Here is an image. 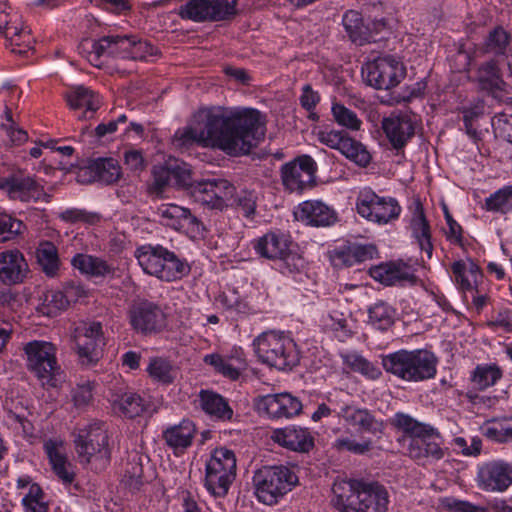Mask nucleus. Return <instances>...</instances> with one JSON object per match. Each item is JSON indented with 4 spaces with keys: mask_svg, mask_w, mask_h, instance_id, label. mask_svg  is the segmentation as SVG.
Returning a JSON list of instances; mask_svg holds the SVG:
<instances>
[{
    "mask_svg": "<svg viewBox=\"0 0 512 512\" xmlns=\"http://www.w3.org/2000/svg\"><path fill=\"white\" fill-rule=\"evenodd\" d=\"M264 135L259 111L214 106L200 109L192 125L175 132L173 143L185 147L196 142L239 156L248 154Z\"/></svg>",
    "mask_w": 512,
    "mask_h": 512,
    "instance_id": "1",
    "label": "nucleus"
},
{
    "mask_svg": "<svg viewBox=\"0 0 512 512\" xmlns=\"http://www.w3.org/2000/svg\"><path fill=\"white\" fill-rule=\"evenodd\" d=\"M333 506L339 512H387L388 493L375 482L336 480L332 486Z\"/></svg>",
    "mask_w": 512,
    "mask_h": 512,
    "instance_id": "2",
    "label": "nucleus"
},
{
    "mask_svg": "<svg viewBox=\"0 0 512 512\" xmlns=\"http://www.w3.org/2000/svg\"><path fill=\"white\" fill-rule=\"evenodd\" d=\"M88 44L91 45L87 59L95 67H101L102 58L148 61L158 55L156 47L137 35H108ZM82 49L85 50V44Z\"/></svg>",
    "mask_w": 512,
    "mask_h": 512,
    "instance_id": "3",
    "label": "nucleus"
},
{
    "mask_svg": "<svg viewBox=\"0 0 512 512\" xmlns=\"http://www.w3.org/2000/svg\"><path fill=\"white\" fill-rule=\"evenodd\" d=\"M437 362L436 356L425 349H403L382 357L384 369L407 382H421L434 378Z\"/></svg>",
    "mask_w": 512,
    "mask_h": 512,
    "instance_id": "4",
    "label": "nucleus"
},
{
    "mask_svg": "<svg viewBox=\"0 0 512 512\" xmlns=\"http://www.w3.org/2000/svg\"><path fill=\"white\" fill-rule=\"evenodd\" d=\"M259 360L279 370L291 369L299 363L300 353L294 340L280 331H265L253 340Z\"/></svg>",
    "mask_w": 512,
    "mask_h": 512,
    "instance_id": "5",
    "label": "nucleus"
},
{
    "mask_svg": "<svg viewBox=\"0 0 512 512\" xmlns=\"http://www.w3.org/2000/svg\"><path fill=\"white\" fill-rule=\"evenodd\" d=\"M75 450L82 465L94 471L107 467L111 458L109 437L103 425L94 423L78 431L74 439Z\"/></svg>",
    "mask_w": 512,
    "mask_h": 512,
    "instance_id": "6",
    "label": "nucleus"
},
{
    "mask_svg": "<svg viewBox=\"0 0 512 512\" xmlns=\"http://www.w3.org/2000/svg\"><path fill=\"white\" fill-rule=\"evenodd\" d=\"M297 483V475L284 465L263 466L253 476L255 495L266 505L276 504Z\"/></svg>",
    "mask_w": 512,
    "mask_h": 512,
    "instance_id": "7",
    "label": "nucleus"
},
{
    "mask_svg": "<svg viewBox=\"0 0 512 512\" xmlns=\"http://www.w3.org/2000/svg\"><path fill=\"white\" fill-rule=\"evenodd\" d=\"M237 460L235 453L225 447L211 452L205 464L204 485L214 497H225L236 478Z\"/></svg>",
    "mask_w": 512,
    "mask_h": 512,
    "instance_id": "8",
    "label": "nucleus"
},
{
    "mask_svg": "<svg viewBox=\"0 0 512 512\" xmlns=\"http://www.w3.org/2000/svg\"><path fill=\"white\" fill-rule=\"evenodd\" d=\"M356 210L368 221L385 225L398 219L402 208L395 198L379 196L370 187H364L358 192Z\"/></svg>",
    "mask_w": 512,
    "mask_h": 512,
    "instance_id": "9",
    "label": "nucleus"
},
{
    "mask_svg": "<svg viewBox=\"0 0 512 512\" xmlns=\"http://www.w3.org/2000/svg\"><path fill=\"white\" fill-rule=\"evenodd\" d=\"M405 75L404 64L392 55L380 56L362 67V76L366 83L378 90L396 87Z\"/></svg>",
    "mask_w": 512,
    "mask_h": 512,
    "instance_id": "10",
    "label": "nucleus"
},
{
    "mask_svg": "<svg viewBox=\"0 0 512 512\" xmlns=\"http://www.w3.org/2000/svg\"><path fill=\"white\" fill-rule=\"evenodd\" d=\"M156 214L163 226L182 232L191 239L205 237L204 224L186 207L173 203L161 204L157 208Z\"/></svg>",
    "mask_w": 512,
    "mask_h": 512,
    "instance_id": "11",
    "label": "nucleus"
},
{
    "mask_svg": "<svg viewBox=\"0 0 512 512\" xmlns=\"http://www.w3.org/2000/svg\"><path fill=\"white\" fill-rule=\"evenodd\" d=\"M27 367L43 382H49L60 370L56 346L48 341L34 340L25 344Z\"/></svg>",
    "mask_w": 512,
    "mask_h": 512,
    "instance_id": "12",
    "label": "nucleus"
},
{
    "mask_svg": "<svg viewBox=\"0 0 512 512\" xmlns=\"http://www.w3.org/2000/svg\"><path fill=\"white\" fill-rule=\"evenodd\" d=\"M74 343L82 364L96 363L105 345L100 322H83L74 330Z\"/></svg>",
    "mask_w": 512,
    "mask_h": 512,
    "instance_id": "13",
    "label": "nucleus"
},
{
    "mask_svg": "<svg viewBox=\"0 0 512 512\" xmlns=\"http://www.w3.org/2000/svg\"><path fill=\"white\" fill-rule=\"evenodd\" d=\"M317 164L309 155H302L281 168L282 184L290 192H302L315 183Z\"/></svg>",
    "mask_w": 512,
    "mask_h": 512,
    "instance_id": "14",
    "label": "nucleus"
},
{
    "mask_svg": "<svg viewBox=\"0 0 512 512\" xmlns=\"http://www.w3.org/2000/svg\"><path fill=\"white\" fill-rule=\"evenodd\" d=\"M235 193V187L226 179L212 178L191 185L193 199L211 209H222Z\"/></svg>",
    "mask_w": 512,
    "mask_h": 512,
    "instance_id": "15",
    "label": "nucleus"
},
{
    "mask_svg": "<svg viewBox=\"0 0 512 512\" xmlns=\"http://www.w3.org/2000/svg\"><path fill=\"white\" fill-rule=\"evenodd\" d=\"M255 407L260 414L271 419L298 416L303 408L301 401L287 392L261 396L256 400Z\"/></svg>",
    "mask_w": 512,
    "mask_h": 512,
    "instance_id": "16",
    "label": "nucleus"
},
{
    "mask_svg": "<svg viewBox=\"0 0 512 512\" xmlns=\"http://www.w3.org/2000/svg\"><path fill=\"white\" fill-rule=\"evenodd\" d=\"M478 486L486 492H504L512 485V464L494 460L479 467Z\"/></svg>",
    "mask_w": 512,
    "mask_h": 512,
    "instance_id": "17",
    "label": "nucleus"
},
{
    "mask_svg": "<svg viewBox=\"0 0 512 512\" xmlns=\"http://www.w3.org/2000/svg\"><path fill=\"white\" fill-rule=\"evenodd\" d=\"M338 416L350 427L360 432L369 433L377 439H381L385 431V422L377 418L375 414L364 407L356 405H344L340 408Z\"/></svg>",
    "mask_w": 512,
    "mask_h": 512,
    "instance_id": "18",
    "label": "nucleus"
},
{
    "mask_svg": "<svg viewBox=\"0 0 512 512\" xmlns=\"http://www.w3.org/2000/svg\"><path fill=\"white\" fill-rule=\"evenodd\" d=\"M370 276L385 286L414 285L417 282L415 269L404 261H389L370 269Z\"/></svg>",
    "mask_w": 512,
    "mask_h": 512,
    "instance_id": "19",
    "label": "nucleus"
},
{
    "mask_svg": "<svg viewBox=\"0 0 512 512\" xmlns=\"http://www.w3.org/2000/svg\"><path fill=\"white\" fill-rule=\"evenodd\" d=\"M407 453L414 460L439 461L445 456L443 439L440 433L432 426L415 439H410Z\"/></svg>",
    "mask_w": 512,
    "mask_h": 512,
    "instance_id": "20",
    "label": "nucleus"
},
{
    "mask_svg": "<svg viewBox=\"0 0 512 512\" xmlns=\"http://www.w3.org/2000/svg\"><path fill=\"white\" fill-rule=\"evenodd\" d=\"M0 188L5 190L11 199L21 201H45L50 195L44 191L41 184L30 176H10L0 179Z\"/></svg>",
    "mask_w": 512,
    "mask_h": 512,
    "instance_id": "21",
    "label": "nucleus"
},
{
    "mask_svg": "<svg viewBox=\"0 0 512 512\" xmlns=\"http://www.w3.org/2000/svg\"><path fill=\"white\" fill-rule=\"evenodd\" d=\"M297 220L314 227H327L336 223L338 217L334 208L321 200H307L300 203L295 211Z\"/></svg>",
    "mask_w": 512,
    "mask_h": 512,
    "instance_id": "22",
    "label": "nucleus"
},
{
    "mask_svg": "<svg viewBox=\"0 0 512 512\" xmlns=\"http://www.w3.org/2000/svg\"><path fill=\"white\" fill-rule=\"evenodd\" d=\"M272 440L280 446L300 453H307L314 447V437L308 428L289 425L273 431Z\"/></svg>",
    "mask_w": 512,
    "mask_h": 512,
    "instance_id": "23",
    "label": "nucleus"
},
{
    "mask_svg": "<svg viewBox=\"0 0 512 512\" xmlns=\"http://www.w3.org/2000/svg\"><path fill=\"white\" fill-rule=\"evenodd\" d=\"M70 109L78 112L79 120H90L101 106L98 94L85 86L71 88L65 95Z\"/></svg>",
    "mask_w": 512,
    "mask_h": 512,
    "instance_id": "24",
    "label": "nucleus"
},
{
    "mask_svg": "<svg viewBox=\"0 0 512 512\" xmlns=\"http://www.w3.org/2000/svg\"><path fill=\"white\" fill-rule=\"evenodd\" d=\"M130 322L138 332H155L164 325V313L153 303L143 302L131 310Z\"/></svg>",
    "mask_w": 512,
    "mask_h": 512,
    "instance_id": "25",
    "label": "nucleus"
},
{
    "mask_svg": "<svg viewBox=\"0 0 512 512\" xmlns=\"http://www.w3.org/2000/svg\"><path fill=\"white\" fill-rule=\"evenodd\" d=\"M29 271L21 252L8 250L0 253V280L6 285L21 283Z\"/></svg>",
    "mask_w": 512,
    "mask_h": 512,
    "instance_id": "26",
    "label": "nucleus"
},
{
    "mask_svg": "<svg viewBox=\"0 0 512 512\" xmlns=\"http://www.w3.org/2000/svg\"><path fill=\"white\" fill-rule=\"evenodd\" d=\"M382 129L394 149L403 148L415 130L412 119L406 114L384 118Z\"/></svg>",
    "mask_w": 512,
    "mask_h": 512,
    "instance_id": "27",
    "label": "nucleus"
},
{
    "mask_svg": "<svg viewBox=\"0 0 512 512\" xmlns=\"http://www.w3.org/2000/svg\"><path fill=\"white\" fill-rule=\"evenodd\" d=\"M44 450L49 458L54 473L65 485L75 480L73 465L64 453V443L60 439H49L44 443Z\"/></svg>",
    "mask_w": 512,
    "mask_h": 512,
    "instance_id": "28",
    "label": "nucleus"
},
{
    "mask_svg": "<svg viewBox=\"0 0 512 512\" xmlns=\"http://www.w3.org/2000/svg\"><path fill=\"white\" fill-rule=\"evenodd\" d=\"M203 361L212 366L216 372L231 380L238 379L247 365L243 354L238 351L234 355L228 356H222L217 353L207 354L204 356Z\"/></svg>",
    "mask_w": 512,
    "mask_h": 512,
    "instance_id": "29",
    "label": "nucleus"
},
{
    "mask_svg": "<svg viewBox=\"0 0 512 512\" xmlns=\"http://www.w3.org/2000/svg\"><path fill=\"white\" fill-rule=\"evenodd\" d=\"M71 264L81 274L93 278H105L112 276L115 272V267L107 260L90 254L78 253L72 260Z\"/></svg>",
    "mask_w": 512,
    "mask_h": 512,
    "instance_id": "30",
    "label": "nucleus"
},
{
    "mask_svg": "<svg viewBox=\"0 0 512 512\" xmlns=\"http://www.w3.org/2000/svg\"><path fill=\"white\" fill-rule=\"evenodd\" d=\"M291 246V241L284 234L269 232L256 241L254 249L261 257L277 262Z\"/></svg>",
    "mask_w": 512,
    "mask_h": 512,
    "instance_id": "31",
    "label": "nucleus"
},
{
    "mask_svg": "<svg viewBox=\"0 0 512 512\" xmlns=\"http://www.w3.org/2000/svg\"><path fill=\"white\" fill-rule=\"evenodd\" d=\"M201 409L211 418L229 421L233 417V409L227 399L212 390H201L198 395Z\"/></svg>",
    "mask_w": 512,
    "mask_h": 512,
    "instance_id": "32",
    "label": "nucleus"
},
{
    "mask_svg": "<svg viewBox=\"0 0 512 512\" xmlns=\"http://www.w3.org/2000/svg\"><path fill=\"white\" fill-rule=\"evenodd\" d=\"M135 256L143 271L151 276L158 277L160 262L169 256V250L161 245H143L136 249Z\"/></svg>",
    "mask_w": 512,
    "mask_h": 512,
    "instance_id": "33",
    "label": "nucleus"
},
{
    "mask_svg": "<svg viewBox=\"0 0 512 512\" xmlns=\"http://www.w3.org/2000/svg\"><path fill=\"white\" fill-rule=\"evenodd\" d=\"M82 171L89 173L91 180L100 181L105 184H112L118 181L121 176V168L113 158L92 160Z\"/></svg>",
    "mask_w": 512,
    "mask_h": 512,
    "instance_id": "34",
    "label": "nucleus"
},
{
    "mask_svg": "<svg viewBox=\"0 0 512 512\" xmlns=\"http://www.w3.org/2000/svg\"><path fill=\"white\" fill-rule=\"evenodd\" d=\"M410 227L413 236L416 238L420 249L431 258L433 245L431 243L430 226L424 214L423 206L418 202L412 213Z\"/></svg>",
    "mask_w": 512,
    "mask_h": 512,
    "instance_id": "35",
    "label": "nucleus"
},
{
    "mask_svg": "<svg viewBox=\"0 0 512 512\" xmlns=\"http://www.w3.org/2000/svg\"><path fill=\"white\" fill-rule=\"evenodd\" d=\"M195 434V426L189 420H184L178 425L167 428L163 433L166 444L177 450H184L192 444Z\"/></svg>",
    "mask_w": 512,
    "mask_h": 512,
    "instance_id": "36",
    "label": "nucleus"
},
{
    "mask_svg": "<svg viewBox=\"0 0 512 512\" xmlns=\"http://www.w3.org/2000/svg\"><path fill=\"white\" fill-rule=\"evenodd\" d=\"M477 80L480 88L494 97H499V93L503 91L505 85L499 67L494 60L488 61L479 67Z\"/></svg>",
    "mask_w": 512,
    "mask_h": 512,
    "instance_id": "37",
    "label": "nucleus"
},
{
    "mask_svg": "<svg viewBox=\"0 0 512 512\" xmlns=\"http://www.w3.org/2000/svg\"><path fill=\"white\" fill-rule=\"evenodd\" d=\"M73 289L48 290L43 293L40 298L41 302L38 306V311L43 315L52 317L67 309L70 304V296Z\"/></svg>",
    "mask_w": 512,
    "mask_h": 512,
    "instance_id": "38",
    "label": "nucleus"
},
{
    "mask_svg": "<svg viewBox=\"0 0 512 512\" xmlns=\"http://www.w3.org/2000/svg\"><path fill=\"white\" fill-rule=\"evenodd\" d=\"M455 281L463 291H472L476 288L482 274L479 267L471 260L456 261L451 266Z\"/></svg>",
    "mask_w": 512,
    "mask_h": 512,
    "instance_id": "39",
    "label": "nucleus"
},
{
    "mask_svg": "<svg viewBox=\"0 0 512 512\" xmlns=\"http://www.w3.org/2000/svg\"><path fill=\"white\" fill-rule=\"evenodd\" d=\"M158 279L166 282L182 279L190 272V265L185 259L178 257L173 251L169 250V256L160 262Z\"/></svg>",
    "mask_w": 512,
    "mask_h": 512,
    "instance_id": "40",
    "label": "nucleus"
},
{
    "mask_svg": "<svg viewBox=\"0 0 512 512\" xmlns=\"http://www.w3.org/2000/svg\"><path fill=\"white\" fill-rule=\"evenodd\" d=\"M36 258L46 276L53 278L58 275L61 262L58 249L52 242H41L36 250Z\"/></svg>",
    "mask_w": 512,
    "mask_h": 512,
    "instance_id": "41",
    "label": "nucleus"
},
{
    "mask_svg": "<svg viewBox=\"0 0 512 512\" xmlns=\"http://www.w3.org/2000/svg\"><path fill=\"white\" fill-rule=\"evenodd\" d=\"M111 402L115 412L129 418L141 415L146 409L143 398L134 392L115 395Z\"/></svg>",
    "mask_w": 512,
    "mask_h": 512,
    "instance_id": "42",
    "label": "nucleus"
},
{
    "mask_svg": "<svg viewBox=\"0 0 512 512\" xmlns=\"http://www.w3.org/2000/svg\"><path fill=\"white\" fill-rule=\"evenodd\" d=\"M391 425L399 432H402L410 439H415L417 436L423 434L431 425L422 423L411 415L404 412H397L390 420Z\"/></svg>",
    "mask_w": 512,
    "mask_h": 512,
    "instance_id": "43",
    "label": "nucleus"
},
{
    "mask_svg": "<svg viewBox=\"0 0 512 512\" xmlns=\"http://www.w3.org/2000/svg\"><path fill=\"white\" fill-rule=\"evenodd\" d=\"M210 0H188L179 8V15L182 19L194 22H212Z\"/></svg>",
    "mask_w": 512,
    "mask_h": 512,
    "instance_id": "44",
    "label": "nucleus"
},
{
    "mask_svg": "<svg viewBox=\"0 0 512 512\" xmlns=\"http://www.w3.org/2000/svg\"><path fill=\"white\" fill-rule=\"evenodd\" d=\"M395 309L384 301H377L368 309L369 323L379 330H387L395 320Z\"/></svg>",
    "mask_w": 512,
    "mask_h": 512,
    "instance_id": "45",
    "label": "nucleus"
},
{
    "mask_svg": "<svg viewBox=\"0 0 512 512\" xmlns=\"http://www.w3.org/2000/svg\"><path fill=\"white\" fill-rule=\"evenodd\" d=\"M484 113L485 105L481 100L462 109L465 132L474 143H478L481 140V132L478 131L477 122L484 116Z\"/></svg>",
    "mask_w": 512,
    "mask_h": 512,
    "instance_id": "46",
    "label": "nucleus"
},
{
    "mask_svg": "<svg viewBox=\"0 0 512 512\" xmlns=\"http://www.w3.org/2000/svg\"><path fill=\"white\" fill-rule=\"evenodd\" d=\"M343 25L353 42L362 45L370 40L369 29L364 25L358 12L353 10L346 12L343 16Z\"/></svg>",
    "mask_w": 512,
    "mask_h": 512,
    "instance_id": "47",
    "label": "nucleus"
},
{
    "mask_svg": "<svg viewBox=\"0 0 512 512\" xmlns=\"http://www.w3.org/2000/svg\"><path fill=\"white\" fill-rule=\"evenodd\" d=\"M339 152L348 160L360 167H367L371 162V154L366 147L361 142L350 137L348 134L344 139Z\"/></svg>",
    "mask_w": 512,
    "mask_h": 512,
    "instance_id": "48",
    "label": "nucleus"
},
{
    "mask_svg": "<svg viewBox=\"0 0 512 512\" xmlns=\"http://www.w3.org/2000/svg\"><path fill=\"white\" fill-rule=\"evenodd\" d=\"M481 432L487 439L494 442L512 441V421L507 419L489 420L481 427Z\"/></svg>",
    "mask_w": 512,
    "mask_h": 512,
    "instance_id": "49",
    "label": "nucleus"
},
{
    "mask_svg": "<svg viewBox=\"0 0 512 512\" xmlns=\"http://www.w3.org/2000/svg\"><path fill=\"white\" fill-rule=\"evenodd\" d=\"M343 363L354 372H358L370 379H377L381 371L356 352H349L341 355Z\"/></svg>",
    "mask_w": 512,
    "mask_h": 512,
    "instance_id": "50",
    "label": "nucleus"
},
{
    "mask_svg": "<svg viewBox=\"0 0 512 512\" xmlns=\"http://www.w3.org/2000/svg\"><path fill=\"white\" fill-rule=\"evenodd\" d=\"M147 481L148 479L144 475L141 456L133 454L125 469L123 477L124 484L132 490H139Z\"/></svg>",
    "mask_w": 512,
    "mask_h": 512,
    "instance_id": "51",
    "label": "nucleus"
},
{
    "mask_svg": "<svg viewBox=\"0 0 512 512\" xmlns=\"http://www.w3.org/2000/svg\"><path fill=\"white\" fill-rule=\"evenodd\" d=\"M331 113L334 121L341 127L351 131H359L362 126L361 119L351 109L339 102H333Z\"/></svg>",
    "mask_w": 512,
    "mask_h": 512,
    "instance_id": "52",
    "label": "nucleus"
},
{
    "mask_svg": "<svg viewBox=\"0 0 512 512\" xmlns=\"http://www.w3.org/2000/svg\"><path fill=\"white\" fill-rule=\"evenodd\" d=\"M149 376L162 384H170L176 377V371L173 369L169 361L163 358H153L147 367Z\"/></svg>",
    "mask_w": 512,
    "mask_h": 512,
    "instance_id": "53",
    "label": "nucleus"
},
{
    "mask_svg": "<svg viewBox=\"0 0 512 512\" xmlns=\"http://www.w3.org/2000/svg\"><path fill=\"white\" fill-rule=\"evenodd\" d=\"M334 447L339 451H346L355 455H366L374 447L370 438H361L360 440L352 437L341 436L334 442Z\"/></svg>",
    "mask_w": 512,
    "mask_h": 512,
    "instance_id": "54",
    "label": "nucleus"
},
{
    "mask_svg": "<svg viewBox=\"0 0 512 512\" xmlns=\"http://www.w3.org/2000/svg\"><path fill=\"white\" fill-rule=\"evenodd\" d=\"M485 208L502 214L509 212L512 209V186L499 189L486 198Z\"/></svg>",
    "mask_w": 512,
    "mask_h": 512,
    "instance_id": "55",
    "label": "nucleus"
},
{
    "mask_svg": "<svg viewBox=\"0 0 512 512\" xmlns=\"http://www.w3.org/2000/svg\"><path fill=\"white\" fill-rule=\"evenodd\" d=\"M511 41V35L502 27L489 32L484 43L485 51L495 55H504Z\"/></svg>",
    "mask_w": 512,
    "mask_h": 512,
    "instance_id": "56",
    "label": "nucleus"
},
{
    "mask_svg": "<svg viewBox=\"0 0 512 512\" xmlns=\"http://www.w3.org/2000/svg\"><path fill=\"white\" fill-rule=\"evenodd\" d=\"M502 377L500 368L496 365L477 366L472 374V382L483 390L493 386Z\"/></svg>",
    "mask_w": 512,
    "mask_h": 512,
    "instance_id": "57",
    "label": "nucleus"
},
{
    "mask_svg": "<svg viewBox=\"0 0 512 512\" xmlns=\"http://www.w3.org/2000/svg\"><path fill=\"white\" fill-rule=\"evenodd\" d=\"M21 504L25 512H48V504L44 501V492L40 485H30L28 493L22 498Z\"/></svg>",
    "mask_w": 512,
    "mask_h": 512,
    "instance_id": "58",
    "label": "nucleus"
},
{
    "mask_svg": "<svg viewBox=\"0 0 512 512\" xmlns=\"http://www.w3.org/2000/svg\"><path fill=\"white\" fill-rule=\"evenodd\" d=\"M305 267L304 258L291 248L277 261V269L284 275L300 274Z\"/></svg>",
    "mask_w": 512,
    "mask_h": 512,
    "instance_id": "59",
    "label": "nucleus"
},
{
    "mask_svg": "<svg viewBox=\"0 0 512 512\" xmlns=\"http://www.w3.org/2000/svg\"><path fill=\"white\" fill-rule=\"evenodd\" d=\"M25 225L0 209V241L13 239L23 233Z\"/></svg>",
    "mask_w": 512,
    "mask_h": 512,
    "instance_id": "60",
    "label": "nucleus"
},
{
    "mask_svg": "<svg viewBox=\"0 0 512 512\" xmlns=\"http://www.w3.org/2000/svg\"><path fill=\"white\" fill-rule=\"evenodd\" d=\"M238 0H210L212 22L232 19L237 14Z\"/></svg>",
    "mask_w": 512,
    "mask_h": 512,
    "instance_id": "61",
    "label": "nucleus"
},
{
    "mask_svg": "<svg viewBox=\"0 0 512 512\" xmlns=\"http://www.w3.org/2000/svg\"><path fill=\"white\" fill-rule=\"evenodd\" d=\"M491 126L496 137L512 143V115L499 113L491 120Z\"/></svg>",
    "mask_w": 512,
    "mask_h": 512,
    "instance_id": "62",
    "label": "nucleus"
},
{
    "mask_svg": "<svg viewBox=\"0 0 512 512\" xmlns=\"http://www.w3.org/2000/svg\"><path fill=\"white\" fill-rule=\"evenodd\" d=\"M258 194L253 190H241L236 196L237 209L247 218L254 215L257 206Z\"/></svg>",
    "mask_w": 512,
    "mask_h": 512,
    "instance_id": "63",
    "label": "nucleus"
},
{
    "mask_svg": "<svg viewBox=\"0 0 512 512\" xmlns=\"http://www.w3.org/2000/svg\"><path fill=\"white\" fill-rule=\"evenodd\" d=\"M9 42V47L14 53L22 54L26 49L31 48V36L28 30L22 27L21 21L19 22V31L16 35L12 33L3 35Z\"/></svg>",
    "mask_w": 512,
    "mask_h": 512,
    "instance_id": "64",
    "label": "nucleus"
}]
</instances>
